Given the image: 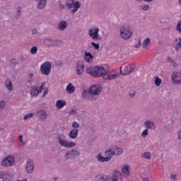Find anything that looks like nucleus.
<instances>
[{
  "label": "nucleus",
  "mask_w": 181,
  "mask_h": 181,
  "mask_svg": "<svg viewBox=\"0 0 181 181\" xmlns=\"http://www.w3.org/2000/svg\"><path fill=\"white\" fill-rule=\"evenodd\" d=\"M108 71L105 70L103 66H90L86 69L87 74L93 76V77H104L107 74Z\"/></svg>",
  "instance_id": "f257e3e1"
},
{
  "label": "nucleus",
  "mask_w": 181,
  "mask_h": 181,
  "mask_svg": "<svg viewBox=\"0 0 181 181\" xmlns=\"http://www.w3.org/2000/svg\"><path fill=\"white\" fill-rule=\"evenodd\" d=\"M103 90V86L100 84L93 85L89 88V94H90L91 101H97L98 95Z\"/></svg>",
  "instance_id": "f03ea898"
},
{
  "label": "nucleus",
  "mask_w": 181,
  "mask_h": 181,
  "mask_svg": "<svg viewBox=\"0 0 181 181\" xmlns=\"http://www.w3.org/2000/svg\"><path fill=\"white\" fill-rule=\"evenodd\" d=\"M59 144L63 146V148H73L76 146V143L73 141H68L66 140V136L64 134H59L58 137Z\"/></svg>",
  "instance_id": "7ed1b4c3"
},
{
  "label": "nucleus",
  "mask_w": 181,
  "mask_h": 181,
  "mask_svg": "<svg viewBox=\"0 0 181 181\" xmlns=\"http://www.w3.org/2000/svg\"><path fill=\"white\" fill-rule=\"evenodd\" d=\"M65 5L69 9H71L74 7V9L71 11V13H76L81 8V3L75 0H69L66 2Z\"/></svg>",
  "instance_id": "20e7f679"
},
{
  "label": "nucleus",
  "mask_w": 181,
  "mask_h": 181,
  "mask_svg": "<svg viewBox=\"0 0 181 181\" xmlns=\"http://www.w3.org/2000/svg\"><path fill=\"white\" fill-rule=\"evenodd\" d=\"M120 35L122 39L127 40L132 36V31L128 25H125L120 28Z\"/></svg>",
  "instance_id": "39448f33"
},
{
  "label": "nucleus",
  "mask_w": 181,
  "mask_h": 181,
  "mask_svg": "<svg viewBox=\"0 0 181 181\" xmlns=\"http://www.w3.org/2000/svg\"><path fill=\"white\" fill-rule=\"evenodd\" d=\"M40 71L44 76H49L52 71V63L44 62L40 66Z\"/></svg>",
  "instance_id": "423d86ee"
},
{
  "label": "nucleus",
  "mask_w": 181,
  "mask_h": 181,
  "mask_svg": "<svg viewBox=\"0 0 181 181\" xmlns=\"http://www.w3.org/2000/svg\"><path fill=\"white\" fill-rule=\"evenodd\" d=\"M14 163H15V158L12 156H8L7 157L4 158L1 162V166H4V168L13 166Z\"/></svg>",
  "instance_id": "0eeeda50"
},
{
  "label": "nucleus",
  "mask_w": 181,
  "mask_h": 181,
  "mask_svg": "<svg viewBox=\"0 0 181 181\" xmlns=\"http://www.w3.org/2000/svg\"><path fill=\"white\" fill-rule=\"evenodd\" d=\"M100 29L97 27H93L92 29L89 30V35L94 40H103V37L98 35V31Z\"/></svg>",
  "instance_id": "6e6552de"
},
{
  "label": "nucleus",
  "mask_w": 181,
  "mask_h": 181,
  "mask_svg": "<svg viewBox=\"0 0 181 181\" xmlns=\"http://www.w3.org/2000/svg\"><path fill=\"white\" fill-rule=\"evenodd\" d=\"M76 156H80V151L75 149L70 150L65 154L66 160L74 159Z\"/></svg>",
  "instance_id": "1a4fd4ad"
},
{
  "label": "nucleus",
  "mask_w": 181,
  "mask_h": 181,
  "mask_svg": "<svg viewBox=\"0 0 181 181\" xmlns=\"http://www.w3.org/2000/svg\"><path fill=\"white\" fill-rule=\"evenodd\" d=\"M172 83L173 84H181V71L172 74Z\"/></svg>",
  "instance_id": "9d476101"
},
{
  "label": "nucleus",
  "mask_w": 181,
  "mask_h": 181,
  "mask_svg": "<svg viewBox=\"0 0 181 181\" xmlns=\"http://www.w3.org/2000/svg\"><path fill=\"white\" fill-rule=\"evenodd\" d=\"M110 181H122V175L118 170H115L112 173V176L110 178Z\"/></svg>",
  "instance_id": "9b49d317"
},
{
  "label": "nucleus",
  "mask_w": 181,
  "mask_h": 181,
  "mask_svg": "<svg viewBox=\"0 0 181 181\" xmlns=\"http://www.w3.org/2000/svg\"><path fill=\"white\" fill-rule=\"evenodd\" d=\"M120 73L123 76H128V74H131V71H129V68L128 67V63H124L120 66Z\"/></svg>",
  "instance_id": "f8f14e48"
},
{
  "label": "nucleus",
  "mask_w": 181,
  "mask_h": 181,
  "mask_svg": "<svg viewBox=\"0 0 181 181\" xmlns=\"http://www.w3.org/2000/svg\"><path fill=\"white\" fill-rule=\"evenodd\" d=\"M35 169V165L33 164V160L29 159L27 162L25 170L28 173H33V170Z\"/></svg>",
  "instance_id": "ddd939ff"
},
{
  "label": "nucleus",
  "mask_w": 181,
  "mask_h": 181,
  "mask_svg": "<svg viewBox=\"0 0 181 181\" xmlns=\"http://www.w3.org/2000/svg\"><path fill=\"white\" fill-rule=\"evenodd\" d=\"M83 73H84V64H83V62L79 61L76 66V74L78 76H81Z\"/></svg>",
  "instance_id": "4468645a"
},
{
  "label": "nucleus",
  "mask_w": 181,
  "mask_h": 181,
  "mask_svg": "<svg viewBox=\"0 0 181 181\" xmlns=\"http://www.w3.org/2000/svg\"><path fill=\"white\" fill-rule=\"evenodd\" d=\"M144 127H145V128H146V129H156L155 122H153V121H151V120H146L144 122Z\"/></svg>",
  "instance_id": "2eb2a0df"
},
{
  "label": "nucleus",
  "mask_w": 181,
  "mask_h": 181,
  "mask_svg": "<svg viewBox=\"0 0 181 181\" xmlns=\"http://www.w3.org/2000/svg\"><path fill=\"white\" fill-rule=\"evenodd\" d=\"M97 160L98 162H108L109 160H111V157H104L101 156V153H98L97 155Z\"/></svg>",
  "instance_id": "dca6fc26"
},
{
  "label": "nucleus",
  "mask_w": 181,
  "mask_h": 181,
  "mask_svg": "<svg viewBox=\"0 0 181 181\" xmlns=\"http://www.w3.org/2000/svg\"><path fill=\"white\" fill-rule=\"evenodd\" d=\"M78 136V129H74L70 131L69 132V138L71 139H76Z\"/></svg>",
  "instance_id": "f3484780"
},
{
  "label": "nucleus",
  "mask_w": 181,
  "mask_h": 181,
  "mask_svg": "<svg viewBox=\"0 0 181 181\" xmlns=\"http://www.w3.org/2000/svg\"><path fill=\"white\" fill-rule=\"evenodd\" d=\"M93 59H94V57L91 53L90 52H85V57L84 60L85 62H87L88 63H91L93 62Z\"/></svg>",
  "instance_id": "a211bd4d"
},
{
  "label": "nucleus",
  "mask_w": 181,
  "mask_h": 181,
  "mask_svg": "<svg viewBox=\"0 0 181 181\" xmlns=\"http://www.w3.org/2000/svg\"><path fill=\"white\" fill-rule=\"evenodd\" d=\"M119 76V74H115L113 75L108 74V72L103 76L104 80H114V78H117Z\"/></svg>",
  "instance_id": "6ab92c4d"
},
{
  "label": "nucleus",
  "mask_w": 181,
  "mask_h": 181,
  "mask_svg": "<svg viewBox=\"0 0 181 181\" xmlns=\"http://www.w3.org/2000/svg\"><path fill=\"white\" fill-rule=\"evenodd\" d=\"M5 87L9 91H13V86L12 85V81L7 79L5 82Z\"/></svg>",
  "instance_id": "aec40b11"
},
{
  "label": "nucleus",
  "mask_w": 181,
  "mask_h": 181,
  "mask_svg": "<svg viewBox=\"0 0 181 181\" xmlns=\"http://www.w3.org/2000/svg\"><path fill=\"white\" fill-rule=\"evenodd\" d=\"M82 97L83 98H85L86 100H91V94L90 93V89L84 90L82 93Z\"/></svg>",
  "instance_id": "412c9836"
},
{
  "label": "nucleus",
  "mask_w": 181,
  "mask_h": 181,
  "mask_svg": "<svg viewBox=\"0 0 181 181\" xmlns=\"http://www.w3.org/2000/svg\"><path fill=\"white\" fill-rule=\"evenodd\" d=\"M66 93L69 94H73L74 91L76 90V88H74L73 83H69L66 86Z\"/></svg>",
  "instance_id": "4be33fe9"
},
{
  "label": "nucleus",
  "mask_w": 181,
  "mask_h": 181,
  "mask_svg": "<svg viewBox=\"0 0 181 181\" xmlns=\"http://www.w3.org/2000/svg\"><path fill=\"white\" fill-rule=\"evenodd\" d=\"M64 105H66V101L62 100H59L57 101L56 107L58 108V110H62Z\"/></svg>",
  "instance_id": "5701e85b"
},
{
  "label": "nucleus",
  "mask_w": 181,
  "mask_h": 181,
  "mask_svg": "<svg viewBox=\"0 0 181 181\" xmlns=\"http://www.w3.org/2000/svg\"><path fill=\"white\" fill-rule=\"evenodd\" d=\"M37 114L40 119H42V121H45V119H46V117H47L46 112L43 110L38 111Z\"/></svg>",
  "instance_id": "b1692460"
},
{
  "label": "nucleus",
  "mask_w": 181,
  "mask_h": 181,
  "mask_svg": "<svg viewBox=\"0 0 181 181\" xmlns=\"http://www.w3.org/2000/svg\"><path fill=\"white\" fill-rule=\"evenodd\" d=\"M105 156H107V158H110V159L112 158V156L114 155H115V152L114 151V148L112 149H109L107 151H105Z\"/></svg>",
  "instance_id": "393cba45"
},
{
  "label": "nucleus",
  "mask_w": 181,
  "mask_h": 181,
  "mask_svg": "<svg viewBox=\"0 0 181 181\" xmlns=\"http://www.w3.org/2000/svg\"><path fill=\"white\" fill-rule=\"evenodd\" d=\"M35 1H40L38 2V5L37 6V9H43L46 6V0H35Z\"/></svg>",
  "instance_id": "a878e982"
},
{
  "label": "nucleus",
  "mask_w": 181,
  "mask_h": 181,
  "mask_svg": "<svg viewBox=\"0 0 181 181\" xmlns=\"http://www.w3.org/2000/svg\"><path fill=\"white\" fill-rule=\"evenodd\" d=\"M40 93V92L39 91V88H37V87L33 88L30 91V95L32 97H36V96L39 95Z\"/></svg>",
  "instance_id": "bb28decb"
},
{
  "label": "nucleus",
  "mask_w": 181,
  "mask_h": 181,
  "mask_svg": "<svg viewBox=\"0 0 181 181\" xmlns=\"http://www.w3.org/2000/svg\"><path fill=\"white\" fill-rule=\"evenodd\" d=\"M122 172L124 177H128L129 176V169L128 168V166L125 165L123 168H122Z\"/></svg>",
  "instance_id": "cd10ccee"
},
{
  "label": "nucleus",
  "mask_w": 181,
  "mask_h": 181,
  "mask_svg": "<svg viewBox=\"0 0 181 181\" xmlns=\"http://www.w3.org/2000/svg\"><path fill=\"white\" fill-rule=\"evenodd\" d=\"M52 42H53L52 39H50V38L45 39L44 40V45L45 46H47L48 47H52Z\"/></svg>",
  "instance_id": "c85d7f7f"
},
{
  "label": "nucleus",
  "mask_w": 181,
  "mask_h": 181,
  "mask_svg": "<svg viewBox=\"0 0 181 181\" xmlns=\"http://www.w3.org/2000/svg\"><path fill=\"white\" fill-rule=\"evenodd\" d=\"M63 42L60 40H52V47H57V46H61Z\"/></svg>",
  "instance_id": "c756f323"
},
{
  "label": "nucleus",
  "mask_w": 181,
  "mask_h": 181,
  "mask_svg": "<svg viewBox=\"0 0 181 181\" xmlns=\"http://www.w3.org/2000/svg\"><path fill=\"white\" fill-rule=\"evenodd\" d=\"M113 151L115 152V155H122V153L124 152V150H122V148H119V147H115V148H113Z\"/></svg>",
  "instance_id": "7c9ffc66"
},
{
  "label": "nucleus",
  "mask_w": 181,
  "mask_h": 181,
  "mask_svg": "<svg viewBox=\"0 0 181 181\" xmlns=\"http://www.w3.org/2000/svg\"><path fill=\"white\" fill-rule=\"evenodd\" d=\"M151 45V39L149 37L146 38L143 42V47L144 49H146L148 46Z\"/></svg>",
  "instance_id": "2f4dec72"
},
{
  "label": "nucleus",
  "mask_w": 181,
  "mask_h": 181,
  "mask_svg": "<svg viewBox=\"0 0 181 181\" xmlns=\"http://www.w3.org/2000/svg\"><path fill=\"white\" fill-rule=\"evenodd\" d=\"M141 158H144V159H148L149 160V159H151V152L147 151V152L142 153Z\"/></svg>",
  "instance_id": "473e14b6"
},
{
  "label": "nucleus",
  "mask_w": 181,
  "mask_h": 181,
  "mask_svg": "<svg viewBox=\"0 0 181 181\" xmlns=\"http://www.w3.org/2000/svg\"><path fill=\"white\" fill-rule=\"evenodd\" d=\"M57 28L59 30H64L67 28V23H59Z\"/></svg>",
  "instance_id": "72a5a7b5"
},
{
  "label": "nucleus",
  "mask_w": 181,
  "mask_h": 181,
  "mask_svg": "<svg viewBox=\"0 0 181 181\" xmlns=\"http://www.w3.org/2000/svg\"><path fill=\"white\" fill-rule=\"evenodd\" d=\"M27 84H28V87H35V84H36V81H35V79H28L27 81Z\"/></svg>",
  "instance_id": "f704fd0d"
},
{
  "label": "nucleus",
  "mask_w": 181,
  "mask_h": 181,
  "mask_svg": "<svg viewBox=\"0 0 181 181\" xmlns=\"http://www.w3.org/2000/svg\"><path fill=\"white\" fill-rule=\"evenodd\" d=\"M154 83L157 87H159V86H160V84H162V79H160L158 76H156V78L154 81Z\"/></svg>",
  "instance_id": "c9c22d12"
},
{
  "label": "nucleus",
  "mask_w": 181,
  "mask_h": 181,
  "mask_svg": "<svg viewBox=\"0 0 181 181\" xmlns=\"http://www.w3.org/2000/svg\"><path fill=\"white\" fill-rule=\"evenodd\" d=\"M99 181H110V178L107 175H103L98 177Z\"/></svg>",
  "instance_id": "e433bc0d"
},
{
  "label": "nucleus",
  "mask_w": 181,
  "mask_h": 181,
  "mask_svg": "<svg viewBox=\"0 0 181 181\" xmlns=\"http://www.w3.org/2000/svg\"><path fill=\"white\" fill-rule=\"evenodd\" d=\"M21 12H22V8L18 7L17 8V13L16 15V19H19V18H21Z\"/></svg>",
  "instance_id": "4c0bfd02"
},
{
  "label": "nucleus",
  "mask_w": 181,
  "mask_h": 181,
  "mask_svg": "<svg viewBox=\"0 0 181 181\" xmlns=\"http://www.w3.org/2000/svg\"><path fill=\"white\" fill-rule=\"evenodd\" d=\"M129 71H130V74L132 73L134 71V70H135V64L134 63H131L129 64Z\"/></svg>",
  "instance_id": "58836bf2"
},
{
  "label": "nucleus",
  "mask_w": 181,
  "mask_h": 181,
  "mask_svg": "<svg viewBox=\"0 0 181 181\" xmlns=\"http://www.w3.org/2000/svg\"><path fill=\"white\" fill-rule=\"evenodd\" d=\"M33 115H35L34 113H29V114L24 115V117H23L24 121H26V119H29V118H32V117H33Z\"/></svg>",
  "instance_id": "ea45409f"
},
{
  "label": "nucleus",
  "mask_w": 181,
  "mask_h": 181,
  "mask_svg": "<svg viewBox=\"0 0 181 181\" xmlns=\"http://www.w3.org/2000/svg\"><path fill=\"white\" fill-rule=\"evenodd\" d=\"M30 53L31 54H36L37 53V47L36 46L31 47Z\"/></svg>",
  "instance_id": "a19ab883"
},
{
  "label": "nucleus",
  "mask_w": 181,
  "mask_h": 181,
  "mask_svg": "<svg viewBox=\"0 0 181 181\" xmlns=\"http://www.w3.org/2000/svg\"><path fill=\"white\" fill-rule=\"evenodd\" d=\"M5 105H6V102L5 100L0 101V110H4L5 108Z\"/></svg>",
  "instance_id": "79ce46f5"
},
{
  "label": "nucleus",
  "mask_w": 181,
  "mask_h": 181,
  "mask_svg": "<svg viewBox=\"0 0 181 181\" xmlns=\"http://www.w3.org/2000/svg\"><path fill=\"white\" fill-rule=\"evenodd\" d=\"M141 136H143V138H146V136H148V129H146L143 131L141 133Z\"/></svg>",
  "instance_id": "37998d69"
},
{
  "label": "nucleus",
  "mask_w": 181,
  "mask_h": 181,
  "mask_svg": "<svg viewBox=\"0 0 181 181\" xmlns=\"http://www.w3.org/2000/svg\"><path fill=\"white\" fill-rule=\"evenodd\" d=\"M46 84V82H43L40 86H37V88H38V91L40 93H42V90H43V86Z\"/></svg>",
  "instance_id": "c03bdc74"
},
{
  "label": "nucleus",
  "mask_w": 181,
  "mask_h": 181,
  "mask_svg": "<svg viewBox=\"0 0 181 181\" xmlns=\"http://www.w3.org/2000/svg\"><path fill=\"white\" fill-rule=\"evenodd\" d=\"M18 141L21 142V144L22 145H25V141H23V135H20L18 136Z\"/></svg>",
  "instance_id": "a18cd8bd"
},
{
  "label": "nucleus",
  "mask_w": 181,
  "mask_h": 181,
  "mask_svg": "<svg viewBox=\"0 0 181 181\" xmlns=\"http://www.w3.org/2000/svg\"><path fill=\"white\" fill-rule=\"evenodd\" d=\"M92 46L95 49V50H98L100 49V45L95 44V42H91Z\"/></svg>",
  "instance_id": "49530a36"
},
{
  "label": "nucleus",
  "mask_w": 181,
  "mask_h": 181,
  "mask_svg": "<svg viewBox=\"0 0 181 181\" xmlns=\"http://www.w3.org/2000/svg\"><path fill=\"white\" fill-rule=\"evenodd\" d=\"M80 124H78L77 122H74L72 124V128H79Z\"/></svg>",
  "instance_id": "de8ad7c7"
},
{
  "label": "nucleus",
  "mask_w": 181,
  "mask_h": 181,
  "mask_svg": "<svg viewBox=\"0 0 181 181\" xmlns=\"http://www.w3.org/2000/svg\"><path fill=\"white\" fill-rule=\"evenodd\" d=\"M69 115H76V114H77V110L73 109L71 111H69Z\"/></svg>",
  "instance_id": "09e8293b"
},
{
  "label": "nucleus",
  "mask_w": 181,
  "mask_h": 181,
  "mask_svg": "<svg viewBox=\"0 0 181 181\" xmlns=\"http://www.w3.org/2000/svg\"><path fill=\"white\" fill-rule=\"evenodd\" d=\"M176 31L179 32V33H181V23H177Z\"/></svg>",
  "instance_id": "8fccbe9b"
},
{
  "label": "nucleus",
  "mask_w": 181,
  "mask_h": 181,
  "mask_svg": "<svg viewBox=\"0 0 181 181\" xmlns=\"http://www.w3.org/2000/svg\"><path fill=\"white\" fill-rule=\"evenodd\" d=\"M47 93H49V89L47 88H45L44 90L42 97H46V95H47Z\"/></svg>",
  "instance_id": "3c124183"
},
{
  "label": "nucleus",
  "mask_w": 181,
  "mask_h": 181,
  "mask_svg": "<svg viewBox=\"0 0 181 181\" xmlns=\"http://www.w3.org/2000/svg\"><path fill=\"white\" fill-rule=\"evenodd\" d=\"M177 175H173V174H172V175H170V179H171V180H177Z\"/></svg>",
  "instance_id": "603ef678"
},
{
  "label": "nucleus",
  "mask_w": 181,
  "mask_h": 181,
  "mask_svg": "<svg viewBox=\"0 0 181 181\" xmlns=\"http://www.w3.org/2000/svg\"><path fill=\"white\" fill-rule=\"evenodd\" d=\"M142 9L143 11H148V9H149V6L148 5L142 6Z\"/></svg>",
  "instance_id": "864d4df0"
},
{
  "label": "nucleus",
  "mask_w": 181,
  "mask_h": 181,
  "mask_svg": "<svg viewBox=\"0 0 181 181\" xmlns=\"http://www.w3.org/2000/svg\"><path fill=\"white\" fill-rule=\"evenodd\" d=\"M167 62H168V63H171V64L175 62L173 59H172V58H170V57H168V58H167Z\"/></svg>",
  "instance_id": "5fc2aeb1"
},
{
  "label": "nucleus",
  "mask_w": 181,
  "mask_h": 181,
  "mask_svg": "<svg viewBox=\"0 0 181 181\" xmlns=\"http://www.w3.org/2000/svg\"><path fill=\"white\" fill-rule=\"evenodd\" d=\"M135 91H133L132 93H129V96L131 98H134V97H135Z\"/></svg>",
  "instance_id": "6e6d98bb"
},
{
  "label": "nucleus",
  "mask_w": 181,
  "mask_h": 181,
  "mask_svg": "<svg viewBox=\"0 0 181 181\" xmlns=\"http://www.w3.org/2000/svg\"><path fill=\"white\" fill-rule=\"evenodd\" d=\"M135 47H136V49L141 47V40H139V42L137 45H135Z\"/></svg>",
  "instance_id": "4d7b16f0"
},
{
  "label": "nucleus",
  "mask_w": 181,
  "mask_h": 181,
  "mask_svg": "<svg viewBox=\"0 0 181 181\" xmlns=\"http://www.w3.org/2000/svg\"><path fill=\"white\" fill-rule=\"evenodd\" d=\"M33 35H37V30L33 29Z\"/></svg>",
  "instance_id": "13d9d810"
},
{
  "label": "nucleus",
  "mask_w": 181,
  "mask_h": 181,
  "mask_svg": "<svg viewBox=\"0 0 181 181\" xmlns=\"http://www.w3.org/2000/svg\"><path fill=\"white\" fill-rule=\"evenodd\" d=\"M180 46H179L177 43V46H175V50H177V52H179V49H180Z\"/></svg>",
  "instance_id": "bf43d9fd"
},
{
  "label": "nucleus",
  "mask_w": 181,
  "mask_h": 181,
  "mask_svg": "<svg viewBox=\"0 0 181 181\" xmlns=\"http://www.w3.org/2000/svg\"><path fill=\"white\" fill-rule=\"evenodd\" d=\"M172 64H173V67H177V66H178L177 63H176L175 61L173 62Z\"/></svg>",
  "instance_id": "052dcab7"
},
{
  "label": "nucleus",
  "mask_w": 181,
  "mask_h": 181,
  "mask_svg": "<svg viewBox=\"0 0 181 181\" xmlns=\"http://www.w3.org/2000/svg\"><path fill=\"white\" fill-rule=\"evenodd\" d=\"M179 40L180 41L177 42V45L181 48V38H179Z\"/></svg>",
  "instance_id": "680f3d73"
},
{
  "label": "nucleus",
  "mask_w": 181,
  "mask_h": 181,
  "mask_svg": "<svg viewBox=\"0 0 181 181\" xmlns=\"http://www.w3.org/2000/svg\"><path fill=\"white\" fill-rule=\"evenodd\" d=\"M29 77H30V80H32V79H33V74H29Z\"/></svg>",
  "instance_id": "e2e57ef3"
},
{
  "label": "nucleus",
  "mask_w": 181,
  "mask_h": 181,
  "mask_svg": "<svg viewBox=\"0 0 181 181\" xmlns=\"http://www.w3.org/2000/svg\"><path fill=\"white\" fill-rule=\"evenodd\" d=\"M1 181H11V180L1 177Z\"/></svg>",
  "instance_id": "0e129e2a"
},
{
  "label": "nucleus",
  "mask_w": 181,
  "mask_h": 181,
  "mask_svg": "<svg viewBox=\"0 0 181 181\" xmlns=\"http://www.w3.org/2000/svg\"><path fill=\"white\" fill-rule=\"evenodd\" d=\"M58 66H63V62L62 61L59 62Z\"/></svg>",
  "instance_id": "69168bd1"
},
{
  "label": "nucleus",
  "mask_w": 181,
  "mask_h": 181,
  "mask_svg": "<svg viewBox=\"0 0 181 181\" xmlns=\"http://www.w3.org/2000/svg\"><path fill=\"white\" fill-rule=\"evenodd\" d=\"M58 180H59V177H53L54 181H57Z\"/></svg>",
  "instance_id": "338daca9"
},
{
  "label": "nucleus",
  "mask_w": 181,
  "mask_h": 181,
  "mask_svg": "<svg viewBox=\"0 0 181 181\" xmlns=\"http://www.w3.org/2000/svg\"><path fill=\"white\" fill-rule=\"evenodd\" d=\"M143 181H149V178H145Z\"/></svg>",
  "instance_id": "774afa93"
}]
</instances>
